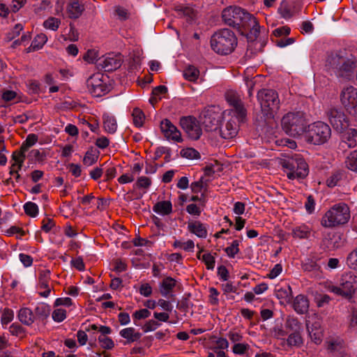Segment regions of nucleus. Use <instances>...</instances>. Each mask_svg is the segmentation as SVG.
<instances>
[{"instance_id": "nucleus-1", "label": "nucleus", "mask_w": 357, "mask_h": 357, "mask_svg": "<svg viewBox=\"0 0 357 357\" xmlns=\"http://www.w3.org/2000/svg\"><path fill=\"white\" fill-rule=\"evenodd\" d=\"M224 23L237 29L239 33L246 37L248 42H254L260 32L257 19L245 9L238 6H229L222 12Z\"/></svg>"}, {"instance_id": "nucleus-2", "label": "nucleus", "mask_w": 357, "mask_h": 357, "mask_svg": "<svg viewBox=\"0 0 357 357\" xmlns=\"http://www.w3.org/2000/svg\"><path fill=\"white\" fill-rule=\"evenodd\" d=\"M238 43L234 33L229 29H221L215 32L211 38V46L216 53L227 55L231 53Z\"/></svg>"}, {"instance_id": "nucleus-3", "label": "nucleus", "mask_w": 357, "mask_h": 357, "mask_svg": "<svg viewBox=\"0 0 357 357\" xmlns=\"http://www.w3.org/2000/svg\"><path fill=\"white\" fill-rule=\"evenodd\" d=\"M309 124L305 113H286L281 120L282 130L294 137L305 134Z\"/></svg>"}, {"instance_id": "nucleus-4", "label": "nucleus", "mask_w": 357, "mask_h": 357, "mask_svg": "<svg viewBox=\"0 0 357 357\" xmlns=\"http://www.w3.org/2000/svg\"><path fill=\"white\" fill-rule=\"evenodd\" d=\"M304 137L309 144L322 145L331 139V129L327 123L318 121L309 124Z\"/></svg>"}, {"instance_id": "nucleus-5", "label": "nucleus", "mask_w": 357, "mask_h": 357, "mask_svg": "<svg viewBox=\"0 0 357 357\" xmlns=\"http://www.w3.org/2000/svg\"><path fill=\"white\" fill-rule=\"evenodd\" d=\"M350 218V211L344 203L334 205L321 218V224L324 227H333L347 223Z\"/></svg>"}, {"instance_id": "nucleus-6", "label": "nucleus", "mask_w": 357, "mask_h": 357, "mask_svg": "<svg viewBox=\"0 0 357 357\" xmlns=\"http://www.w3.org/2000/svg\"><path fill=\"white\" fill-rule=\"evenodd\" d=\"M355 273L349 271L342 275L339 286L329 284L328 290L346 299L352 298L355 293Z\"/></svg>"}, {"instance_id": "nucleus-7", "label": "nucleus", "mask_w": 357, "mask_h": 357, "mask_svg": "<svg viewBox=\"0 0 357 357\" xmlns=\"http://www.w3.org/2000/svg\"><path fill=\"white\" fill-rule=\"evenodd\" d=\"M282 166L284 169L289 170L287 174L289 179L304 178L309 173L307 162L299 156L284 160L282 162Z\"/></svg>"}, {"instance_id": "nucleus-8", "label": "nucleus", "mask_w": 357, "mask_h": 357, "mask_svg": "<svg viewBox=\"0 0 357 357\" xmlns=\"http://www.w3.org/2000/svg\"><path fill=\"white\" fill-rule=\"evenodd\" d=\"M257 99L260 103L261 112H275L279 109L280 100L274 90L264 89L259 91Z\"/></svg>"}, {"instance_id": "nucleus-9", "label": "nucleus", "mask_w": 357, "mask_h": 357, "mask_svg": "<svg viewBox=\"0 0 357 357\" xmlns=\"http://www.w3.org/2000/svg\"><path fill=\"white\" fill-rule=\"evenodd\" d=\"M233 114L227 120L225 126L220 128V134L223 139L234 137L238 133L239 124L244 123L247 119V113Z\"/></svg>"}, {"instance_id": "nucleus-10", "label": "nucleus", "mask_w": 357, "mask_h": 357, "mask_svg": "<svg viewBox=\"0 0 357 357\" xmlns=\"http://www.w3.org/2000/svg\"><path fill=\"white\" fill-rule=\"evenodd\" d=\"M123 61V56L120 53L110 52L98 59L97 68L105 72H113L121 66Z\"/></svg>"}, {"instance_id": "nucleus-11", "label": "nucleus", "mask_w": 357, "mask_h": 357, "mask_svg": "<svg viewBox=\"0 0 357 357\" xmlns=\"http://www.w3.org/2000/svg\"><path fill=\"white\" fill-rule=\"evenodd\" d=\"M180 125L188 136L192 140H197L202 135L199 121L193 116H183Z\"/></svg>"}, {"instance_id": "nucleus-12", "label": "nucleus", "mask_w": 357, "mask_h": 357, "mask_svg": "<svg viewBox=\"0 0 357 357\" xmlns=\"http://www.w3.org/2000/svg\"><path fill=\"white\" fill-rule=\"evenodd\" d=\"M357 118V113H331L330 123L338 132H343L351 125L353 118Z\"/></svg>"}, {"instance_id": "nucleus-13", "label": "nucleus", "mask_w": 357, "mask_h": 357, "mask_svg": "<svg viewBox=\"0 0 357 357\" xmlns=\"http://www.w3.org/2000/svg\"><path fill=\"white\" fill-rule=\"evenodd\" d=\"M341 102L346 110L357 112V89L347 86L341 93Z\"/></svg>"}, {"instance_id": "nucleus-14", "label": "nucleus", "mask_w": 357, "mask_h": 357, "mask_svg": "<svg viewBox=\"0 0 357 357\" xmlns=\"http://www.w3.org/2000/svg\"><path fill=\"white\" fill-rule=\"evenodd\" d=\"M333 65L335 66V68L337 69L338 75L343 77H348L354 72L356 68L355 63L349 59H345L343 57H339L336 56L332 58Z\"/></svg>"}, {"instance_id": "nucleus-15", "label": "nucleus", "mask_w": 357, "mask_h": 357, "mask_svg": "<svg viewBox=\"0 0 357 357\" xmlns=\"http://www.w3.org/2000/svg\"><path fill=\"white\" fill-rule=\"evenodd\" d=\"M160 130L168 140H172L178 143H181L183 141L181 132L167 119L161 121Z\"/></svg>"}, {"instance_id": "nucleus-16", "label": "nucleus", "mask_w": 357, "mask_h": 357, "mask_svg": "<svg viewBox=\"0 0 357 357\" xmlns=\"http://www.w3.org/2000/svg\"><path fill=\"white\" fill-rule=\"evenodd\" d=\"M223 113H205L203 124L206 131L220 130Z\"/></svg>"}, {"instance_id": "nucleus-17", "label": "nucleus", "mask_w": 357, "mask_h": 357, "mask_svg": "<svg viewBox=\"0 0 357 357\" xmlns=\"http://www.w3.org/2000/svg\"><path fill=\"white\" fill-rule=\"evenodd\" d=\"M225 97L227 102L231 107V111L246 112L241 96L236 91L233 90L227 91L225 94Z\"/></svg>"}, {"instance_id": "nucleus-18", "label": "nucleus", "mask_w": 357, "mask_h": 357, "mask_svg": "<svg viewBox=\"0 0 357 357\" xmlns=\"http://www.w3.org/2000/svg\"><path fill=\"white\" fill-rule=\"evenodd\" d=\"M87 84L91 93L96 97H100L107 93L109 91L107 84L103 83L99 78L91 77V79L88 80Z\"/></svg>"}, {"instance_id": "nucleus-19", "label": "nucleus", "mask_w": 357, "mask_h": 357, "mask_svg": "<svg viewBox=\"0 0 357 357\" xmlns=\"http://www.w3.org/2000/svg\"><path fill=\"white\" fill-rule=\"evenodd\" d=\"M293 307L294 310L301 314H305L307 312L309 308V301L307 296L299 294L294 301Z\"/></svg>"}, {"instance_id": "nucleus-20", "label": "nucleus", "mask_w": 357, "mask_h": 357, "mask_svg": "<svg viewBox=\"0 0 357 357\" xmlns=\"http://www.w3.org/2000/svg\"><path fill=\"white\" fill-rule=\"evenodd\" d=\"M282 346L287 344L289 347L300 348L303 344L301 332L289 333L287 339H282Z\"/></svg>"}, {"instance_id": "nucleus-21", "label": "nucleus", "mask_w": 357, "mask_h": 357, "mask_svg": "<svg viewBox=\"0 0 357 357\" xmlns=\"http://www.w3.org/2000/svg\"><path fill=\"white\" fill-rule=\"evenodd\" d=\"M188 229L189 231L195 234L199 238H206L207 236V229L204 225L199 221H192L188 222Z\"/></svg>"}, {"instance_id": "nucleus-22", "label": "nucleus", "mask_w": 357, "mask_h": 357, "mask_svg": "<svg viewBox=\"0 0 357 357\" xmlns=\"http://www.w3.org/2000/svg\"><path fill=\"white\" fill-rule=\"evenodd\" d=\"M306 328L311 340L316 344L321 342L322 333L320 326L318 323H315L310 326V322L307 321Z\"/></svg>"}, {"instance_id": "nucleus-23", "label": "nucleus", "mask_w": 357, "mask_h": 357, "mask_svg": "<svg viewBox=\"0 0 357 357\" xmlns=\"http://www.w3.org/2000/svg\"><path fill=\"white\" fill-rule=\"evenodd\" d=\"M84 10V6L79 4V2L77 1H73L70 2L67 6L68 15V17L71 19L79 18Z\"/></svg>"}, {"instance_id": "nucleus-24", "label": "nucleus", "mask_w": 357, "mask_h": 357, "mask_svg": "<svg viewBox=\"0 0 357 357\" xmlns=\"http://www.w3.org/2000/svg\"><path fill=\"white\" fill-rule=\"evenodd\" d=\"M50 306L45 303H39L34 309L35 319L45 320L50 315Z\"/></svg>"}, {"instance_id": "nucleus-25", "label": "nucleus", "mask_w": 357, "mask_h": 357, "mask_svg": "<svg viewBox=\"0 0 357 357\" xmlns=\"http://www.w3.org/2000/svg\"><path fill=\"white\" fill-rule=\"evenodd\" d=\"M18 319L23 324L26 326H31L36 320L33 312L27 307L20 310Z\"/></svg>"}, {"instance_id": "nucleus-26", "label": "nucleus", "mask_w": 357, "mask_h": 357, "mask_svg": "<svg viewBox=\"0 0 357 357\" xmlns=\"http://www.w3.org/2000/svg\"><path fill=\"white\" fill-rule=\"evenodd\" d=\"M357 130L350 128L347 132L342 135V146L344 144L347 145L349 148H352L356 146Z\"/></svg>"}, {"instance_id": "nucleus-27", "label": "nucleus", "mask_w": 357, "mask_h": 357, "mask_svg": "<svg viewBox=\"0 0 357 357\" xmlns=\"http://www.w3.org/2000/svg\"><path fill=\"white\" fill-rule=\"evenodd\" d=\"M153 211L163 215H169L172 212V204L170 201L158 202L153 206Z\"/></svg>"}, {"instance_id": "nucleus-28", "label": "nucleus", "mask_w": 357, "mask_h": 357, "mask_svg": "<svg viewBox=\"0 0 357 357\" xmlns=\"http://www.w3.org/2000/svg\"><path fill=\"white\" fill-rule=\"evenodd\" d=\"M176 281L171 277L165 278L160 285V294L167 297V295L172 291L173 288L176 286Z\"/></svg>"}, {"instance_id": "nucleus-29", "label": "nucleus", "mask_w": 357, "mask_h": 357, "mask_svg": "<svg viewBox=\"0 0 357 357\" xmlns=\"http://www.w3.org/2000/svg\"><path fill=\"white\" fill-rule=\"evenodd\" d=\"M285 328L288 333L302 332L303 326L298 319L294 317H288L285 322Z\"/></svg>"}, {"instance_id": "nucleus-30", "label": "nucleus", "mask_w": 357, "mask_h": 357, "mask_svg": "<svg viewBox=\"0 0 357 357\" xmlns=\"http://www.w3.org/2000/svg\"><path fill=\"white\" fill-rule=\"evenodd\" d=\"M310 234L311 229L305 225L296 227L292 230V236L295 238L307 239Z\"/></svg>"}, {"instance_id": "nucleus-31", "label": "nucleus", "mask_w": 357, "mask_h": 357, "mask_svg": "<svg viewBox=\"0 0 357 357\" xmlns=\"http://www.w3.org/2000/svg\"><path fill=\"white\" fill-rule=\"evenodd\" d=\"M103 124L105 130L109 133H114L117 129V123L114 116L109 114H104Z\"/></svg>"}, {"instance_id": "nucleus-32", "label": "nucleus", "mask_w": 357, "mask_h": 357, "mask_svg": "<svg viewBox=\"0 0 357 357\" xmlns=\"http://www.w3.org/2000/svg\"><path fill=\"white\" fill-rule=\"evenodd\" d=\"M167 92V88L164 85H160L155 87L151 93V97L149 99L150 103L153 106L158 100L161 99L160 96L165 94Z\"/></svg>"}, {"instance_id": "nucleus-33", "label": "nucleus", "mask_w": 357, "mask_h": 357, "mask_svg": "<svg viewBox=\"0 0 357 357\" xmlns=\"http://www.w3.org/2000/svg\"><path fill=\"white\" fill-rule=\"evenodd\" d=\"M191 294H185L182 299L179 301L176 305V307L184 312H188L190 307H193V303L190 301Z\"/></svg>"}, {"instance_id": "nucleus-34", "label": "nucleus", "mask_w": 357, "mask_h": 357, "mask_svg": "<svg viewBox=\"0 0 357 357\" xmlns=\"http://www.w3.org/2000/svg\"><path fill=\"white\" fill-rule=\"evenodd\" d=\"M199 75V70L193 66H189L183 71V76L185 79L190 82L195 81L198 78Z\"/></svg>"}, {"instance_id": "nucleus-35", "label": "nucleus", "mask_w": 357, "mask_h": 357, "mask_svg": "<svg viewBox=\"0 0 357 357\" xmlns=\"http://www.w3.org/2000/svg\"><path fill=\"white\" fill-rule=\"evenodd\" d=\"M47 40V37L44 33L38 34L31 42V48L33 50L41 49Z\"/></svg>"}, {"instance_id": "nucleus-36", "label": "nucleus", "mask_w": 357, "mask_h": 357, "mask_svg": "<svg viewBox=\"0 0 357 357\" xmlns=\"http://www.w3.org/2000/svg\"><path fill=\"white\" fill-rule=\"evenodd\" d=\"M347 167L357 172V150L352 151L345 161Z\"/></svg>"}, {"instance_id": "nucleus-37", "label": "nucleus", "mask_w": 357, "mask_h": 357, "mask_svg": "<svg viewBox=\"0 0 357 357\" xmlns=\"http://www.w3.org/2000/svg\"><path fill=\"white\" fill-rule=\"evenodd\" d=\"M180 155L183 158L187 159H199L201 158L200 153L193 148H185L181 150Z\"/></svg>"}, {"instance_id": "nucleus-38", "label": "nucleus", "mask_w": 357, "mask_h": 357, "mask_svg": "<svg viewBox=\"0 0 357 357\" xmlns=\"http://www.w3.org/2000/svg\"><path fill=\"white\" fill-rule=\"evenodd\" d=\"M25 152L22 151L21 147L20 150L15 151L12 154V159L15 161L13 164H16V167L18 169H21L22 164L25 159Z\"/></svg>"}, {"instance_id": "nucleus-39", "label": "nucleus", "mask_w": 357, "mask_h": 357, "mask_svg": "<svg viewBox=\"0 0 357 357\" xmlns=\"http://www.w3.org/2000/svg\"><path fill=\"white\" fill-rule=\"evenodd\" d=\"M50 279V271L48 269L41 270L39 273L38 280L40 288H47L48 282Z\"/></svg>"}, {"instance_id": "nucleus-40", "label": "nucleus", "mask_w": 357, "mask_h": 357, "mask_svg": "<svg viewBox=\"0 0 357 357\" xmlns=\"http://www.w3.org/2000/svg\"><path fill=\"white\" fill-rule=\"evenodd\" d=\"M278 13L285 19H289L292 16L290 6L286 0H282L278 8Z\"/></svg>"}, {"instance_id": "nucleus-41", "label": "nucleus", "mask_w": 357, "mask_h": 357, "mask_svg": "<svg viewBox=\"0 0 357 357\" xmlns=\"http://www.w3.org/2000/svg\"><path fill=\"white\" fill-rule=\"evenodd\" d=\"M24 213L32 218H35L38 214V207L36 204L32 202H28L24 205Z\"/></svg>"}, {"instance_id": "nucleus-42", "label": "nucleus", "mask_w": 357, "mask_h": 357, "mask_svg": "<svg viewBox=\"0 0 357 357\" xmlns=\"http://www.w3.org/2000/svg\"><path fill=\"white\" fill-rule=\"evenodd\" d=\"M38 137L36 134H29L27 135L25 141L21 145L22 151H27L28 149L33 146L38 142Z\"/></svg>"}, {"instance_id": "nucleus-43", "label": "nucleus", "mask_w": 357, "mask_h": 357, "mask_svg": "<svg viewBox=\"0 0 357 357\" xmlns=\"http://www.w3.org/2000/svg\"><path fill=\"white\" fill-rule=\"evenodd\" d=\"M302 268L305 271L317 272L320 269V266L313 259H307L303 263Z\"/></svg>"}, {"instance_id": "nucleus-44", "label": "nucleus", "mask_w": 357, "mask_h": 357, "mask_svg": "<svg viewBox=\"0 0 357 357\" xmlns=\"http://www.w3.org/2000/svg\"><path fill=\"white\" fill-rule=\"evenodd\" d=\"M61 24V20L58 18L50 17L43 22L45 29L56 31Z\"/></svg>"}, {"instance_id": "nucleus-45", "label": "nucleus", "mask_w": 357, "mask_h": 357, "mask_svg": "<svg viewBox=\"0 0 357 357\" xmlns=\"http://www.w3.org/2000/svg\"><path fill=\"white\" fill-rule=\"evenodd\" d=\"M346 262L350 268L357 271V248L348 255Z\"/></svg>"}, {"instance_id": "nucleus-46", "label": "nucleus", "mask_w": 357, "mask_h": 357, "mask_svg": "<svg viewBox=\"0 0 357 357\" xmlns=\"http://www.w3.org/2000/svg\"><path fill=\"white\" fill-rule=\"evenodd\" d=\"M343 174L340 172H337L333 174L326 181L327 185L330 188H333L338 185L342 178Z\"/></svg>"}, {"instance_id": "nucleus-47", "label": "nucleus", "mask_w": 357, "mask_h": 357, "mask_svg": "<svg viewBox=\"0 0 357 357\" xmlns=\"http://www.w3.org/2000/svg\"><path fill=\"white\" fill-rule=\"evenodd\" d=\"M132 122L135 127L141 128L144 126L146 116L144 113H132Z\"/></svg>"}, {"instance_id": "nucleus-48", "label": "nucleus", "mask_w": 357, "mask_h": 357, "mask_svg": "<svg viewBox=\"0 0 357 357\" xmlns=\"http://www.w3.org/2000/svg\"><path fill=\"white\" fill-rule=\"evenodd\" d=\"M98 341L102 348L105 349H112L114 347L113 340L108 337L100 335Z\"/></svg>"}, {"instance_id": "nucleus-49", "label": "nucleus", "mask_w": 357, "mask_h": 357, "mask_svg": "<svg viewBox=\"0 0 357 357\" xmlns=\"http://www.w3.org/2000/svg\"><path fill=\"white\" fill-rule=\"evenodd\" d=\"M98 159V155L93 153V151L92 150L88 151L84 158H83V162L84 165L87 166H91L93 164H94Z\"/></svg>"}, {"instance_id": "nucleus-50", "label": "nucleus", "mask_w": 357, "mask_h": 357, "mask_svg": "<svg viewBox=\"0 0 357 357\" xmlns=\"http://www.w3.org/2000/svg\"><path fill=\"white\" fill-rule=\"evenodd\" d=\"M14 313L13 311L10 309L6 308L1 314V324L3 325H7L8 323L12 321L13 319Z\"/></svg>"}, {"instance_id": "nucleus-51", "label": "nucleus", "mask_w": 357, "mask_h": 357, "mask_svg": "<svg viewBox=\"0 0 357 357\" xmlns=\"http://www.w3.org/2000/svg\"><path fill=\"white\" fill-rule=\"evenodd\" d=\"M202 260L205 263L207 269L213 270L215 266V258L210 253L204 254L202 256Z\"/></svg>"}, {"instance_id": "nucleus-52", "label": "nucleus", "mask_w": 357, "mask_h": 357, "mask_svg": "<svg viewBox=\"0 0 357 357\" xmlns=\"http://www.w3.org/2000/svg\"><path fill=\"white\" fill-rule=\"evenodd\" d=\"M23 29V26L21 24H17L14 26L13 29L7 33L6 35V41L9 42L14 39L15 37L18 36L20 32Z\"/></svg>"}, {"instance_id": "nucleus-53", "label": "nucleus", "mask_w": 357, "mask_h": 357, "mask_svg": "<svg viewBox=\"0 0 357 357\" xmlns=\"http://www.w3.org/2000/svg\"><path fill=\"white\" fill-rule=\"evenodd\" d=\"M52 319L56 322H61L63 321L66 317V311L64 309H56L52 312Z\"/></svg>"}, {"instance_id": "nucleus-54", "label": "nucleus", "mask_w": 357, "mask_h": 357, "mask_svg": "<svg viewBox=\"0 0 357 357\" xmlns=\"http://www.w3.org/2000/svg\"><path fill=\"white\" fill-rule=\"evenodd\" d=\"M209 303L212 305H218L219 304V299H218V295L219 292L215 287H210L209 288Z\"/></svg>"}, {"instance_id": "nucleus-55", "label": "nucleus", "mask_w": 357, "mask_h": 357, "mask_svg": "<svg viewBox=\"0 0 357 357\" xmlns=\"http://www.w3.org/2000/svg\"><path fill=\"white\" fill-rule=\"evenodd\" d=\"M98 52L94 50H89L86 54H84L83 59L84 61L89 62V63H94L96 62L97 63V57H98Z\"/></svg>"}, {"instance_id": "nucleus-56", "label": "nucleus", "mask_w": 357, "mask_h": 357, "mask_svg": "<svg viewBox=\"0 0 357 357\" xmlns=\"http://www.w3.org/2000/svg\"><path fill=\"white\" fill-rule=\"evenodd\" d=\"M140 61H141V59H140L139 56L134 54L130 59V61L128 63V70L132 71V70L137 69V67L140 64Z\"/></svg>"}, {"instance_id": "nucleus-57", "label": "nucleus", "mask_w": 357, "mask_h": 357, "mask_svg": "<svg viewBox=\"0 0 357 357\" xmlns=\"http://www.w3.org/2000/svg\"><path fill=\"white\" fill-rule=\"evenodd\" d=\"M10 333L13 335L20 336L25 333L24 328L19 324L14 323L9 328Z\"/></svg>"}, {"instance_id": "nucleus-58", "label": "nucleus", "mask_w": 357, "mask_h": 357, "mask_svg": "<svg viewBox=\"0 0 357 357\" xmlns=\"http://www.w3.org/2000/svg\"><path fill=\"white\" fill-rule=\"evenodd\" d=\"M134 328H126L124 329H122L120 331V335L122 337L127 339L128 342H132V333L135 332Z\"/></svg>"}, {"instance_id": "nucleus-59", "label": "nucleus", "mask_w": 357, "mask_h": 357, "mask_svg": "<svg viewBox=\"0 0 357 357\" xmlns=\"http://www.w3.org/2000/svg\"><path fill=\"white\" fill-rule=\"evenodd\" d=\"M55 226V222L53 219L50 218H46L42 221V227L41 229L45 232H49L51 229Z\"/></svg>"}, {"instance_id": "nucleus-60", "label": "nucleus", "mask_w": 357, "mask_h": 357, "mask_svg": "<svg viewBox=\"0 0 357 357\" xmlns=\"http://www.w3.org/2000/svg\"><path fill=\"white\" fill-rule=\"evenodd\" d=\"M151 184V181L149 178L146 176H141L138 178L137 181L136 183L137 187L138 188H148Z\"/></svg>"}, {"instance_id": "nucleus-61", "label": "nucleus", "mask_w": 357, "mask_h": 357, "mask_svg": "<svg viewBox=\"0 0 357 357\" xmlns=\"http://www.w3.org/2000/svg\"><path fill=\"white\" fill-rule=\"evenodd\" d=\"M160 325L157 321L149 320L143 326V330L145 333L155 330Z\"/></svg>"}, {"instance_id": "nucleus-62", "label": "nucleus", "mask_w": 357, "mask_h": 357, "mask_svg": "<svg viewBox=\"0 0 357 357\" xmlns=\"http://www.w3.org/2000/svg\"><path fill=\"white\" fill-rule=\"evenodd\" d=\"M229 342L225 338L220 337L216 341V346L213 348V351H221V349H227Z\"/></svg>"}, {"instance_id": "nucleus-63", "label": "nucleus", "mask_w": 357, "mask_h": 357, "mask_svg": "<svg viewBox=\"0 0 357 357\" xmlns=\"http://www.w3.org/2000/svg\"><path fill=\"white\" fill-rule=\"evenodd\" d=\"M29 156L37 161H43L45 158V154L38 149H33L29 152Z\"/></svg>"}, {"instance_id": "nucleus-64", "label": "nucleus", "mask_w": 357, "mask_h": 357, "mask_svg": "<svg viewBox=\"0 0 357 357\" xmlns=\"http://www.w3.org/2000/svg\"><path fill=\"white\" fill-rule=\"evenodd\" d=\"M139 292L141 295L149 297L152 294V287L149 283L142 284L139 287Z\"/></svg>"}]
</instances>
